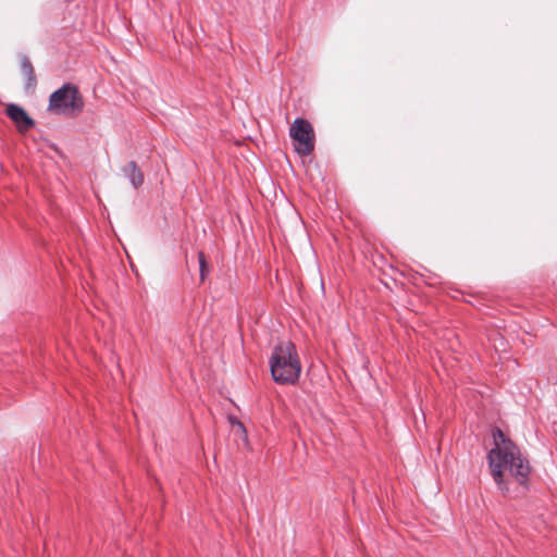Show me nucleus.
Wrapping results in <instances>:
<instances>
[{"label": "nucleus", "mask_w": 557, "mask_h": 557, "mask_svg": "<svg viewBox=\"0 0 557 557\" xmlns=\"http://www.w3.org/2000/svg\"><path fill=\"white\" fill-rule=\"evenodd\" d=\"M21 71L26 78L25 89L34 90V88L36 87V84H37L36 74H35V70H34V66H33L30 60L26 55H24L22 58Z\"/></svg>", "instance_id": "7"}, {"label": "nucleus", "mask_w": 557, "mask_h": 557, "mask_svg": "<svg viewBox=\"0 0 557 557\" xmlns=\"http://www.w3.org/2000/svg\"><path fill=\"white\" fill-rule=\"evenodd\" d=\"M84 109V100L78 88L70 83L51 94L48 110L55 114L77 115Z\"/></svg>", "instance_id": "3"}, {"label": "nucleus", "mask_w": 557, "mask_h": 557, "mask_svg": "<svg viewBox=\"0 0 557 557\" xmlns=\"http://www.w3.org/2000/svg\"><path fill=\"white\" fill-rule=\"evenodd\" d=\"M237 424H238L239 429H240L244 433H246L245 428H244V424H243L242 422H238Z\"/></svg>", "instance_id": "9"}, {"label": "nucleus", "mask_w": 557, "mask_h": 557, "mask_svg": "<svg viewBox=\"0 0 557 557\" xmlns=\"http://www.w3.org/2000/svg\"><path fill=\"white\" fill-rule=\"evenodd\" d=\"M7 115L15 123L20 132H26L35 125L33 119L17 104H9L7 107Z\"/></svg>", "instance_id": "5"}, {"label": "nucleus", "mask_w": 557, "mask_h": 557, "mask_svg": "<svg viewBox=\"0 0 557 557\" xmlns=\"http://www.w3.org/2000/svg\"><path fill=\"white\" fill-rule=\"evenodd\" d=\"M269 363L271 375L276 383L292 385L298 381L301 364L296 346L292 342H281L275 345Z\"/></svg>", "instance_id": "2"}, {"label": "nucleus", "mask_w": 557, "mask_h": 557, "mask_svg": "<svg viewBox=\"0 0 557 557\" xmlns=\"http://www.w3.org/2000/svg\"><path fill=\"white\" fill-rule=\"evenodd\" d=\"M198 261H199V272H200V281L203 282L206 277L209 275V267L206 261L205 253L202 251L198 252Z\"/></svg>", "instance_id": "8"}, {"label": "nucleus", "mask_w": 557, "mask_h": 557, "mask_svg": "<svg viewBox=\"0 0 557 557\" xmlns=\"http://www.w3.org/2000/svg\"><path fill=\"white\" fill-rule=\"evenodd\" d=\"M289 135L295 141V150L298 154H311L314 149V132L309 121L296 119L290 125Z\"/></svg>", "instance_id": "4"}, {"label": "nucleus", "mask_w": 557, "mask_h": 557, "mask_svg": "<svg viewBox=\"0 0 557 557\" xmlns=\"http://www.w3.org/2000/svg\"><path fill=\"white\" fill-rule=\"evenodd\" d=\"M122 171H123L124 175L129 180V182L134 188H138L139 186L143 185L144 174L135 161H129L123 168Z\"/></svg>", "instance_id": "6"}, {"label": "nucleus", "mask_w": 557, "mask_h": 557, "mask_svg": "<svg viewBox=\"0 0 557 557\" xmlns=\"http://www.w3.org/2000/svg\"><path fill=\"white\" fill-rule=\"evenodd\" d=\"M494 447L487 454L491 474L504 495L523 493L530 474L529 461L519 447L498 428L492 431Z\"/></svg>", "instance_id": "1"}]
</instances>
